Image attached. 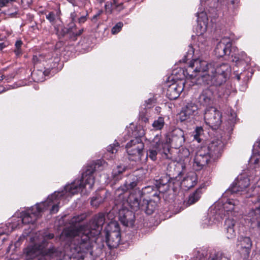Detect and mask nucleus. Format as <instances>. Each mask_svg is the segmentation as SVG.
<instances>
[{
  "mask_svg": "<svg viewBox=\"0 0 260 260\" xmlns=\"http://www.w3.org/2000/svg\"><path fill=\"white\" fill-rule=\"evenodd\" d=\"M198 24L196 28L197 34V35H204L207 30V22L204 20L203 24L200 20H198Z\"/></svg>",
  "mask_w": 260,
  "mask_h": 260,
  "instance_id": "nucleus-33",
  "label": "nucleus"
},
{
  "mask_svg": "<svg viewBox=\"0 0 260 260\" xmlns=\"http://www.w3.org/2000/svg\"><path fill=\"white\" fill-rule=\"evenodd\" d=\"M126 167L124 166H117L112 171V175L114 178H118V176L124 172Z\"/></svg>",
  "mask_w": 260,
  "mask_h": 260,
  "instance_id": "nucleus-37",
  "label": "nucleus"
},
{
  "mask_svg": "<svg viewBox=\"0 0 260 260\" xmlns=\"http://www.w3.org/2000/svg\"><path fill=\"white\" fill-rule=\"evenodd\" d=\"M223 146L221 140L214 139L207 146H204L197 152L193 160L194 170H201L210 160L215 159L220 155Z\"/></svg>",
  "mask_w": 260,
  "mask_h": 260,
  "instance_id": "nucleus-5",
  "label": "nucleus"
},
{
  "mask_svg": "<svg viewBox=\"0 0 260 260\" xmlns=\"http://www.w3.org/2000/svg\"><path fill=\"white\" fill-rule=\"evenodd\" d=\"M184 83L180 81L179 83H174L169 86L167 95L171 100H176L183 90Z\"/></svg>",
  "mask_w": 260,
  "mask_h": 260,
  "instance_id": "nucleus-19",
  "label": "nucleus"
},
{
  "mask_svg": "<svg viewBox=\"0 0 260 260\" xmlns=\"http://www.w3.org/2000/svg\"><path fill=\"white\" fill-rule=\"evenodd\" d=\"M4 79V76L2 75L0 77V80H3Z\"/></svg>",
  "mask_w": 260,
  "mask_h": 260,
  "instance_id": "nucleus-61",
  "label": "nucleus"
},
{
  "mask_svg": "<svg viewBox=\"0 0 260 260\" xmlns=\"http://www.w3.org/2000/svg\"><path fill=\"white\" fill-rule=\"evenodd\" d=\"M107 243L111 248L117 247L121 239L119 224L115 221H111L108 225Z\"/></svg>",
  "mask_w": 260,
  "mask_h": 260,
  "instance_id": "nucleus-12",
  "label": "nucleus"
},
{
  "mask_svg": "<svg viewBox=\"0 0 260 260\" xmlns=\"http://www.w3.org/2000/svg\"><path fill=\"white\" fill-rule=\"evenodd\" d=\"M118 147V143L116 142L113 145H110L108 147L107 150L108 152L111 153L112 154H114L117 152Z\"/></svg>",
  "mask_w": 260,
  "mask_h": 260,
  "instance_id": "nucleus-43",
  "label": "nucleus"
},
{
  "mask_svg": "<svg viewBox=\"0 0 260 260\" xmlns=\"http://www.w3.org/2000/svg\"><path fill=\"white\" fill-rule=\"evenodd\" d=\"M198 106L193 103H188L180 113L181 121H185L190 116L196 115L198 112Z\"/></svg>",
  "mask_w": 260,
  "mask_h": 260,
  "instance_id": "nucleus-21",
  "label": "nucleus"
},
{
  "mask_svg": "<svg viewBox=\"0 0 260 260\" xmlns=\"http://www.w3.org/2000/svg\"><path fill=\"white\" fill-rule=\"evenodd\" d=\"M9 3V0H0V7H6Z\"/></svg>",
  "mask_w": 260,
  "mask_h": 260,
  "instance_id": "nucleus-51",
  "label": "nucleus"
},
{
  "mask_svg": "<svg viewBox=\"0 0 260 260\" xmlns=\"http://www.w3.org/2000/svg\"><path fill=\"white\" fill-rule=\"evenodd\" d=\"M260 216V207H256L255 209L251 210L245 218L251 223L254 222Z\"/></svg>",
  "mask_w": 260,
  "mask_h": 260,
  "instance_id": "nucleus-26",
  "label": "nucleus"
},
{
  "mask_svg": "<svg viewBox=\"0 0 260 260\" xmlns=\"http://www.w3.org/2000/svg\"><path fill=\"white\" fill-rule=\"evenodd\" d=\"M203 132V129L201 127H197L193 133L194 139L197 141L198 142H201V139L200 138L201 135Z\"/></svg>",
  "mask_w": 260,
  "mask_h": 260,
  "instance_id": "nucleus-39",
  "label": "nucleus"
},
{
  "mask_svg": "<svg viewBox=\"0 0 260 260\" xmlns=\"http://www.w3.org/2000/svg\"><path fill=\"white\" fill-rule=\"evenodd\" d=\"M164 118L162 117H159L157 119L154 120L152 124L153 129L156 131L161 130L164 127Z\"/></svg>",
  "mask_w": 260,
  "mask_h": 260,
  "instance_id": "nucleus-32",
  "label": "nucleus"
},
{
  "mask_svg": "<svg viewBox=\"0 0 260 260\" xmlns=\"http://www.w3.org/2000/svg\"><path fill=\"white\" fill-rule=\"evenodd\" d=\"M231 72L228 63L215 61L208 62L200 59L192 61L185 72L186 83L190 79L193 84L221 86L225 82Z\"/></svg>",
  "mask_w": 260,
  "mask_h": 260,
  "instance_id": "nucleus-2",
  "label": "nucleus"
},
{
  "mask_svg": "<svg viewBox=\"0 0 260 260\" xmlns=\"http://www.w3.org/2000/svg\"><path fill=\"white\" fill-rule=\"evenodd\" d=\"M95 169L92 167L87 169L82 174L80 179H76L71 184L67 185L63 190L55 191L48 196L47 200L40 203L36 204L27 211L21 213V222L23 224L35 222L41 213L46 210L49 209L51 214L57 213L59 210L60 201L71 197L80 191H90L93 185L94 180L93 173Z\"/></svg>",
  "mask_w": 260,
  "mask_h": 260,
  "instance_id": "nucleus-1",
  "label": "nucleus"
},
{
  "mask_svg": "<svg viewBox=\"0 0 260 260\" xmlns=\"http://www.w3.org/2000/svg\"><path fill=\"white\" fill-rule=\"evenodd\" d=\"M237 246L244 258L248 257L252 246V242L249 237H241L238 240Z\"/></svg>",
  "mask_w": 260,
  "mask_h": 260,
  "instance_id": "nucleus-20",
  "label": "nucleus"
},
{
  "mask_svg": "<svg viewBox=\"0 0 260 260\" xmlns=\"http://www.w3.org/2000/svg\"><path fill=\"white\" fill-rule=\"evenodd\" d=\"M23 44V42L21 40H17L15 44V49L14 52L17 57H19L22 54V51L21 47Z\"/></svg>",
  "mask_w": 260,
  "mask_h": 260,
  "instance_id": "nucleus-35",
  "label": "nucleus"
},
{
  "mask_svg": "<svg viewBox=\"0 0 260 260\" xmlns=\"http://www.w3.org/2000/svg\"><path fill=\"white\" fill-rule=\"evenodd\" d=\"M144 145L140 138L136 137L131 140L126 145L125 148L129 159L135 161H140L143 155Z\"/></svg>",
  "mask_w": 260,
  "mask_h": 260,
  "instance_id": "nucleus-10",
  "label": "nucleus"
},
{
  "mask_svg": "<svg viewBox=\"0 0 260 260\" xmlns=\"http://www.w3.org/2000/svg\"><path fill=\"white\" fill-rule=\"evenodd\" d=\"M257 228L260 231V221H258L257 223Z\"/></svg>",
  "mask_w": 260,
  "mask_h": 260,
  "instance_id": "nucleus-58",
  "label": "nucleus"
},
{
  "mask_svg": "<svg viewBox=\"0 0 260 260\" xmlns=\"http://www.w3.org/2000/svg\"><path fill=\"white\" fill-rule=\"evenodd\" d=\"M98 164H96L95 167H94V169H95L96 168V166L98 165Z\"/></svg>",
  "mask_w": 260,
  "mask_h": 260,
  "instance_id": "nucleus-64",
  "label": "nucleus"
},
{
  "mask_svg": "<svg viewBox=\"0 0 260 260\" xmlns=\"http://www.w3.org/2000/svg\"><path fill=\"white\" fill-rule=\"evenodd\" d=\"M140 118H141V119L145 122H148V117L144 115V113L143 112H140Z\"/></svg>",
  "mask_w": 260,
  "mask_h": 260,
  "instance_id": "nucleus-46",
  "label": "nucleus"
},
{
  "mask_svg": "<svg viewBox=\"0 0 260 260\" xmlns=\"http://www.w3.org/2000/svg\"><path fill=\"white\" fill-rule=\"evenodd\" d=\"M105 199V195L102 196V194H97L93 197L91 200V205L95 208L99 206L100 204L103 203Z\"/></svg>",
  "mask_w": 260,
  "mask_h": 260,
  "instance_id": "nucleus-29",
  "label": "nucleus"
},
{
  "mask_svg": "<svg viewBox=\"0 0 260 260\" xmlns=\"http://www.w3.org/2000/svg\"><path fill=\"white\" fill-rule=\"evenodd\" d=\"M242 76V74H238L236 76V77L238 80H240L241 79V76Z\"/></svg>",
  "mask_w": 260,
  "mask_h": 260,
  "instance_id": "nucleus-56",
  "label": "nucleus"
},
{
  "mask_svg": "<svg viewBox=\"0 0 260 260\" xmlns=\"http://www.w3.org/2000/svg\"><path fill=\"white\" fill-rule=\"evenodd\" d=\"M119 208V219L120 222L127 226H133L135 222V215L134 213L129 210L126 206L116 205Z\"/></svg>",
  "mask_w": 260,
  "mask_h": 260,
  "instance_id": "nucleus-16",
  "label": "nucleus"
},
{
  "mask_svg": "<svg viewBox=\"0 0 260 260\" xmlns=\"http://www.w3.org/2000/svg\"><path fill=\"white\" fill-rule=\"evenodd\" d=\"M139 182L138 177L133 174H129L127 177L123 185L118 188L115 192V196L119 197L121 199V196L125 194L129 189L134 188Z\"/></svg>",
  "mask_w": 260,
  "mask_h": 260,
  "instance_id": "nucleus-15",
  "label": "nucleus"
},
{
  "mask_svg": "<svg viewBox=\"0 0 260 260\" xmlns=\"http://www.w3.org/2000/svg\"><path fill=\"white\" fill-rule=\"evenodd\" d=\"M239 201L233 199L226 200L223 202L219 201L211 209L209 212L204 216L201 220V225L203 228H207L215 224L225 215H235L238 208Z\"/></svg>",
  "mask_w": 260,
  "mask_h": 260,
  "instance_id": "nucleus-4",
  "label": "nucleus"
},
{
  "mask_svg": "<svg viewBox=\"0 0 260 260\" xmlns=\"http://www.w3.org/2000/svg\"><path fill=\"white\" fill-rule=\"evenodd\" d=\"M121 199L119 200V197L115 196V205L122 206H129L131 208L137 211L141 208L143 194L140 189H136L130 193L126 192L125 194L121 196Z\"/></svg>",
  "mask_w": 260,
  "mask_h": 260,
  "instance_id": "nucleus-9",
  "label": "nucleus"
},
{
  "mask_svg": "<svg viewBox=\"0 0 260 260\" xmlns=\"http://www.w3.org/2000/svg\"><path fill=\"white\" fill-rule=\"evenodd\" d=\"M162 141L164 144H167L169 148L170 146L179 148L185 142L184 132L179 128H175Z\"/></svg>",
  "mask_w": 260,
  "mask_h": 260,
  "instance_id": "nucleus-11",
  "label": "nucleus"
},
{
  "mask_svg": "<svg viewBox=\"0 0 260 260\" xmlns=\"http://www.w3.org/2000/svg\"><path fill=\"white\" fill-rule=\"evenodd\" d=\"M85 218H86V215L85 214H81V215H79L75 216L73 217L70 220V224H71V226L65 229L63 231L62 233V236H65L66 237H67L68 238H73V247L72 248L71 250L73 252V256L75 258H77V257H76V253L74 250L75 236H68L67 235L65 234L64 231L67 229H71V228H74V229L75 228V229H77L78 231H80L81 229H82V228L83 229L84 228V229H88V226H79L78 225H77V224L78 223H79L80 222L83 221V220H84L85 219Z\"/></svg>",
  "mask_w": 260,
  "mask_h": 260,
  "instance_id": "nucleus-17",
  "label": "nucleus"
},
{
  "mask_svg": "<svg viewBox=\"0 0 260 260\" xmlns=\"http://www.w3.org/2000/svg\"><path fill=\"white\" fill-rule=\"evenodd\" d=\"M83 31V29H81L79 30V31L78 32H75V34H73V35L76 36H80V35L82 34Z\"/></svg>",
  "mask_w": 260,
  "mask_h": 260,
  "instance_id": "nucleus-54",
  "label": "nucleus"
},
{
  "mask_svg": "<svg viewBox=\"0 0 260 260\" xmlns=\"http://www.w3.org/2000/svg\"><path fill=\"white\" fill-rule=\"evenodd\" d=\"M236 221L234 219L228 218L224 223V229H235Z\"/></svg>",
  "mask_w": 260,
  "mask_h": 260,
  "instance_id": "nucleus-38",
  "label": "nucleus"
},
{
  "mask_svg": "<svg viewBox=\"0 0 260 260\" xmlns=\"http://www.w3.org/2000/svg\"><path fill=\"white\" fill-rule=\"evenodd\" d=\"M198 36V41L199 43H201V45L204 44L206 41V39L204 36V35H197Z\"/></svg>",
  "mask_w": 260,
  "mask_h": 260,
  "instance_id": "nucleus-45",
  "label": "nucleus"
},
{
  "mask_svg": "<svg viewBox=\"0 0 260 260\" xmlns=\"http://www.w3.org/2000/svg\"><path fill=\"white\" fill-rule=\"evenodd\" d=\"M156 208V203L153 201H148L143 199L141 208L140 209L143 210L148 215L153 213Z\"/></svg>",
  "mask_w": 260,
  "mask_h": 260,
  "instance_id": "nucleus-22",
  "label": "nucleus"
},
{
  "mask_svg": "<svg viewBox=\"0 0 260 260\" xmlns=\"http://www.w3.org/2000/svg\"><path fill=\"white\" fill-rule=\"evenodd\" d=\"M59 15V12H50L46 15V18L56 28V25H59V23H61Z\"/></svg>",
  "mask_w": 260,
  "mask_h": 260,
  "instance_id": "nucleus-24",
  "label": "nucleus"
},
{
  "mask_svg": "<svg viewBox=\"0 0 260 260\" xmlns=\"http://www.w3.org/2000/svg\"><path fill=\"white\" fill-rule=\"evenodd\" d=\"M226 232V237L229 239H232L236 237V232L235 229H225Z\"/></svg>",
  "mask_w": 260,
  "mask_h": 260,
  "instance_id": "nucleus-41",
  "label": "nucleus"
},
{
  "mask_svg": "<svg viewBox=\"0 0 260 260\" xmlns=\"http://www.w3.org/2000/svg\"><path fill=\"white\" fill-rule=\"evenodd\" d=\"M193 53V50L191 47H190V50L188 51L187 55L192 56V54Z\"/></svg>",
  "mask_w": 260,
  "mask_h": 260,
  "instance_id": "nucleus-55",
  "label": "nucleus"
},
{
  "mask_svg": "<svg viewBox=\"0 0 260 260\" xmlns=\"http://www.w3.org/2000/svg\"><path fill=\"white\" fill-rule=\"evenodd\" d=\"M78 14L77 12H76L74 11V12L71 13V15H70V18L71 19V21H76V18L78 17Z\"/></svg>",
  "mask_w": 260,
  "mask_h": 260,
  "instance_id": "nucleus-47",
  "label": "nucleus"
},
{
  "mask_svg": "<svg viewBox=\"0 0 260 260\" xmlns=\"http://www.w3.org/2000/svg\"><path fill=\"white\" fill-rule=\"evenodd\" d=\"M153 99H151V98L146 101L145 104H146V105L145 106V108H150L151 107V103H153Z\"/></svg>",
  "mask_w": 260,
  "mask_h": 260,
  "instance_id": "nucleus-49",
  "label": "nucleus"
},
{
  "mask_svg": "<svg viewBox=\"0 0 260 260\" xmlns=\"http://www.w3.org/2000/svg\"><path fill=\"white\" fill-rule=\"evenodd\" d=\"M123 26V24L121 22H118L113 27L111 30L112 34L115 35L119 32L122 27Z\"/></svg>",
  "mask_w": 260,
  "mask_h": 260,
  "instance_id": "nucleus-42",
  "label": "nucleus"
},
{
  "mask_svg": "<svg viewBox=\"0 0 260 260\" xmlns=\"http://www.w3.org/2000/svg\"><path fill=\"white\" fill-rule=\"evenodd\" d=\"M232 44L231 39L228 37H224L216 45L214 52L217 57H222L225 55H230L231 53L232 57L234 56L233 60L238 63L243 62V61L247 63L249 61V59L247 57L245 53L241 52L240 54H237L233 53L231 49Z\"/></svg>",
  "mask_w": 260,
  "mask_h": 260,
  "instance_id": "nucleus-8",
  "label": "nucleus"
},
{
  "mask_svg": "<svg viewBox=\"0 0 260 260\" xmlns=\"http://www.w3.org/2000/svg\"><path fill=\"white\" fill-rule=\"evenodd\" d=\"M223 88L222 87H220L218 89V96L221 98L226 99L230 94V89H226L223 91Z\"/></svg>",
  "mask_w": 260,
  "mask_h": 260,
  "instance_id": "nucleus-40",
  "label": "nucleus"
},
{
  "mask_svg": "<svg viewBox=\"0 0 260 260\" xmlns=\"http://www.w3.org/2000/svg\"><path fill=\"white\" fill-rule=\"evenodd\" d=\"M87 20L86 16H82L78 19V22L79 24H82Z\"/></svg>",
  "mask_w": 260,
  "mask_h": 260,
  "instance_id": "nucleus-50",
  "label": "nucleus"
},
{
  "mask_svg": "<svg viewBox=\"0 0 260 260\" xmlns=\"http://www.w3.org/2000/svg\"><path fill=\"white\" fill-rule=\"evenodd\" d=\"M1 229V228H0V229ZM8 234V233L7 232H4V231H1L0 230V236L3 235V234Z\"/></svg>",
  "mask_w": 260,
  "mask_h": 260,
  "instance_id": "nucleus-57",
  "label": "nucleus"
},
{
  "mask_svg": "<svg viewBox=\"0 0 260 260\" xmlns=\"http://www.w3.org/2000/svg\"><path fill=\"white\" fill-rule=\"evenodd\" d=\"M187 59H186V57L185 56L184 57V58H183L182 60H181L180 61L181 62H185L186 61Z\"/></svg>",
  "mask_w": 260,
  "mask_h": 260,
  "instance_id": "nucleus-59",
  "label": "nucleus"
},
{
  "mask_svg": "<svg viewBox=\"0 0 260 260\" xmlns=\"http://www.w3.org/2000/svg\"><path fill=\"white\" fill-rule=\"evenodd\" d=\"M214 87L211 86L203 90L198 98L199 103L204 106H209L214 103L215 94Z\"/></svg>",
  "mask_w": 260,
  "mask_h": 260,
  "instance_id": "nucleus-18",
  "label": "nucleus"
},
{
  "mask_svg": "<svg viewBox=\"0 0 260 260\" xmlns=\"http://www.w3.org/2000/svg\"><path fill=\"white\" fill-rule=\"evenodd\" d=\"M100 14V13H99L97 15H94L93 17V19L96 18Z\"/></svg>",
  "mask_w": 260,
  "mask_h": 260,
  "instance_id": "nucleus-60",
  "label": "nucleus"
},
{
  "mask_svg": "<svg viewBox=\"0 0 260 260\" xmlns=\"http://www.w3.org/2000/svg\"><path fill=\"white\" fill-rule=\"evenodd\" d=\"M169 152V148L167 144H164L162 140L158 135H156L153 140L152 143L147 151V156L151 160H155L158 152H161L165 155Z\"/></svg>",
  "mask_w": 260,
  "mask_h": 260,
  "instance_id": "nucleus-13",
  "label": "nucleus"
},
{
  "mask_svg": "<svg viewBox=\"0 0 260 260\" xmlns=\"http://www.w3.org/2000/svg\"><path fill=\"white\" fill-rule=\"evenodd\" d=\"M40 61V59L39 57H38L37 55H34L32 57V61L34 64L37 63L38 62Z\"/></svg>",
  "mask_w": 260,
  "mask_h": 260,
  "instance_id": "nucleus-53",
  "label": "nucleus"
},
{
  "mask_svg": "<svg viewBox=\"0 0 260 260\" xmlns=\"http://www.w3.org/2000/svg\"><path fill=\"white\" fill-rule=\"evenodd\" d=\"M217 1L222 5H227L230 3L233 4L234 0H217Z\"/></svg>",
  "mask_w": 260,
  "mask_h": 260,
  "instance_id": "nucleus-44",
  "label": "nucleus"
},
{
  "mask_svg": "<svg viewBox=\"0 0 260 260\" xmlns=\"http://www.w3.org/2000/svg\"><path fill=\"white\" fill-rule=\"evenodd\" d=\"M202 193V189L200 188L197 189L195 191L191 193L188 197V201L186 202H184V203H186V206L191 205L197 202L201 198Z\"/></svg>",
  "mask_w": 260,
  "mask_h": 260,
  "instance_id": "nucleus-25",
  "label": "nucleus"
},
{
  "mask_svg": "<svg viewBox=\"0 0 260 260\" xmlns=\"http://www.w3.org/2000/svg\"><path fill=\"white\" fill-rule=\"evenodd\" d=\"M105 222V215L103 213H99L92 218L88 229L84 228L78 231L76 229L71 228L64 231L68 236H75L74 250L76 257L79 259H83L85 255L92 247V238L100 234L102 226Z\"/></svg>",
  "mask_w": 260,
  "mask_h": 260,
  "instance_id": "nucleus-3",
  "label": "nucleus"
},
{
  "mask_svg": "<svg viewBox=\"0 0 260 260\" xmlns=\"http://www.w3.org/2000/svg\"><path fill=\"white\" fill-rule=\"evenodd\" d=\"M75 21H72L69 24L68 27H64L62 29V34L64 35L65 34H69L72 32L73 34H75L74 30L76 28V25L75 23Z\"/></svg>",
  "mask_w": 260,
  "mask_h": 260,
  "instance_id": "nucleus-36",
  "label": "nucleus"
},
{
  "mask_svg": "<svg viewBox=\"0 0 260 260\" xmlns=\"http://www.w3.org/2000/svg\"><path fill=\"white\" fill-rule=\"evenodd\" d=\"M45 73L42 70H34L31 73L32 79L35 82H42L45 80Z\"/></svg>",
  "mask_w": 260,
  "mask_h": 260,
  "instance_id": "nucleus-28",
  "label": "nucleus"
},
{
  "mask_svg": "<svg viewBox=\"0 0 260 260\" xmlns=\"http://www.w3.org/2000/svg\"><path fill=\"white\" fill-rule=\"evenodd\" d=\"M250 184V180L248 177H243L239 176L235 182V184L230 189L226 190L223 194L222 199L223 202H226L225 198L230 193H238L241 192V194L244 195L246 198H255V200H253V202H260V187L255 186L247 190V187ZM230 199H233L230 198ZM230 199V198L229 199ZM234 200H235L234 199Z\"/></svg>",
  "mask_w": 260,
  "mask_h": 260,
  "instance_id": "nucleus-7",
  "label": "nucleus"
},
{
  "mask_svg": "<svg viewBox=\"0 0 260 260\" xmlns=\"http://www.w3.org/2000/svg\"><path fill=\"white\" fill-rule=\"evenodd\" d=\"M106 11L108 13H112L113 10L116 9L120 11L123 9L122 3L118 4L116 0H110L107 2L105 6Z\"/></svg>",
  "mask_w": 260,
  "mask_h": 260,
  "instance_id": "nucleus-23",
  "label": "nucleus"
},
{
  "mask_svg": "<svg viewBox=\"0 0 260 260\" xmlns=\"http://www.w3.org/2000/svg\"><path fill=\"white\" fill-rule=\"evenodd\" d=\"M16 0H9V2H16Z\"/></svg>",
  "mask_w": 260,
  "mask_h": 260,
  "instance_id": "nucleus-62",
  "label": "nucleus"
},
{
  "mask_svg": "<svg viewBox=\"0 0 260 260\" xmlns=\"http://www.w3.org/2000/svg\"><path fill=\"white\" fill-rule=\"evenodd\" d=\"M190 152L188 149L186 148H182L179 151V156L183 161H188L189 156H190Z\"/></svg>",
  "mask_w": 260,
  "mask_h": 260,
  "instance_id": "nucleus-34",
  "label": "nucleus"
},
{
  "mask_svg": "<svg viewBox=\"0 0 260 260\" xmlns=\"http://www.w3.org/2000/svg\"><path fill=\"white\" fill-rule=\"evenodd\" d=\"M201 14L202 16H205V17L206 16L205 14V13H202Z\"/></svg>",
  "mask_w": 260,
  "mask_h": 260,
  "instance_id": "nucleus-63",
  "label": "nucleus"
},
{
  "mask_svg": "<svg viewBox=\"0 0 260 260\" xmlns=\"http://www.w3.org/2000/svg\"><path fill=\"white\" fill-rule=\"evenodd\" d=\"M209 260H229V258L221 252L212 251L210 253Z\"/></svg>",
  "mask_w": 260,
  "mask_h": 260,
  "instance_id": "nucleus-30",
  "label": "nucleus"
},
{
  "mask_svg": "<svg viewBox=\"0 0 260 260\" xmlns=\"http://www.w3.org/2000/svg\"><path fill=\"white\" fill-rule=\"evenodd\" d=\"M34 237H36V239H38V240H39V242L41 243V244H42V245L44 247L46 240L52 239L54 237V235L50 233H45L44 235H41L39 233L38 235V234H36V235Z\"/></svg>",
  "mask_w": 260,
  "mask_h": 260,
  "instance_id": "nucleus-27",
  "label": "nucleus"
},
{
  "mask_svg": "<svg viewBox=\"0 0 260 260\" xmlns=\"http://www.w3.org/2000/svg\"><path fill=\"white\" fill-rule=\"evenodd\" d=\"M230 114L231 117L230 118V120L231 121H233L235 119L236 115L233 110H230Z\"/></svg>",
  "mask_w": 260,
  "mask_h": 260,
  "instance_id": "nucleus-52",
  "label": "nucleus"
},
{
  "mask_svg": "<svg viewBox=\"0 0 260 260\" xmlns=\"http://www.w3.org/2000/svg\"><path fill=\"white\" fill-rule=\"evenodd\" d=\"M204 119L207 125L216 128L221 124V114L214 107H210L205 112Z\"/></svg>",
  "mask_w": 260,
  "mask_h": 260,
  "instance_id": "nucleus-14",
  "label": "nucleus"
},
{
  "mask_svg": "<svg viewBox=\"0 0 260 260\" xmlns=\"http://www.w3.org/2000/svg\"><path fill=\"white\" fill-rule=\"evenodd\" d=\"M196 179V177L193 174L191 176H188L183 180L182 183L186 187L190 188L194 185Z\"/></svg>",
  "mask_w": 260,
  "mask_h": 260,
  "instance_id": "nucleus-31",
  "label": "nucleus"
},
{
  "mask_svg": "<svg viewBox=\"0 0 260 260\" xmlns=\"http://www.w3.org/2000/svg\"><path fill=\"white\" fill-rule=\"evenodd\" d=\"M31 243L24 248L23 256L26 260H50L57 255V251L54 247L43 250L44 247L36 237L30 238Z\"/></svg>",
  "mask_w": 260,
  "mask_h": 260,
  "instance_id": "nucleus-6",
  "label": "nucleus"
},
{
  "mask_svg": "<svg viewBox=\"0 0 260 260\" xmlns=\"http://www.w3.org/2000/svg\"><path fill=\"white\" fill-rule=\"evenodd\" d=\"M21 3L24 7H28L32 3V0H21Z\"/></svg>",
  "mask_w": 260,
  "mask_h": 260,
  "instance_id": "nucleus-48",
  "label": "nucleus"
}]
</instances>
